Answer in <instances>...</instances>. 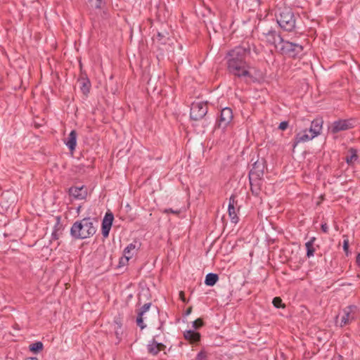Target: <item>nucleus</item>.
Wrapping results in <instances>:
<instances>
[{
	"label": "nucleus",
	"instance_id": "obj_7",
	"mask_svg": "<svg viewBox=\"0 0 360 360\" xmlns=\"http://www.w3.org/2000/svg\"><path fill=\"white\" fill-rule=\"evenodd\" d=\"M208 111L207 103L204 102H193L191 106L190 117L198 121L202 119Z\"/></svg>",
	"mask_w": 360,
	"mask_h": 360
},
{
	"label": "nucleus",
	"instance_id": "obj_21",
	"mask_svg": "<svg viewBox=\"0 0 360 360\" xmlns=\"http://www.w3.org/2000/svg\"><path fill=\"white\" fill-rule=\"evenodd\" d=\"M358 160L357 150L351 148L348 150V154L345 158V160L348 165L354 163Z\"/></svg>",
	"mask_w": 360,
	"mask_h": 360
},
{
	"label": "nucleus",
	"instance_id": "obj_6",
	"mask_svg": "<svg viewBox=\"0 0 360 360\" xmlns=\"http://www.w3.org/2000/svg\"><path fill=\"white\" fill-rule=\"evenodd\" d=\"M356 316V307L351 305L344 308L336 316V323L340 327L349 324Z\"/></svg>",
	"mask_w": 360,
	"mask_h": 360
},
{
	"label": "nucleus",
	"instance_id": "obj_34",
	"mask_svg": "<svg viewBox=\"0 0 360 360\" xmlns=\"http://www.w3.org/2000/svg\"><path fill=\"white\" fill-rule=\"evenodd\" d=\"M321 229L323 232L326 233L328 232V227L326 224H323L321 225Z\"/></svg>",
	"mask_w": 360,
	"mask_h": 360
},
{
	"label": "nucleus",
	"instance_id": "obj_27",
	"mask_svg": "<svg viewBox=\"0 0 360 360\" xmlns=\"http://www.w3.org/2000/svg\"><path fill=\"white\" fill-rule=\"evenodd\" d=\"M273 304L277 308L281 307H282V300L280 297H276L274 298Z\"/></svg>",
	"mask_w": 360,
	"mask_h": 360
},
{
	"label": "nucleus",
	"instance_id": "obj_41",
	"mask_svg": "<svg viewBox=\"0 0 360 360\" xmlns=\"http://www.w3.org/2000/svg\"><path fill=\"white\" fill-rule=\"evenodd\" d=\"M249 182H250V186H251L252 191L253 193H255V191L253 190V188H252V186L254 185L253 184H252V181H250Z\"/></svg>",
	"mask_w": 360,
	"mask_h": 360
},
{
	"label": "nucleus",
	"instance_id": "obj_29",
	"mask_svg": "<svg viewBox=\"0 0 360 360\" xmlns=\"http://www.w3.org/2000/svg\"><path fill=\"white\" fill-rule=\"evenodd\" d=\"M196 360H207L206 353L204 351L199 352L197 355Z\"/></svg>",
	"mask_w": 360,
	"mask_h": 360
},
{
	"label": "nucleus",
	"instance_id": "obj_30",
	"mask_svg": "<svg viewBox=\"0 0 360 360\" xmlns=\"http://www.w3.org/2000/svg\"><path fill=\"white\" fill-rule=\"evenodd\" d=\"M150 307V304H145L142 307L141 310V311L139 312V314H140V316H143L144 313H146V311H148Z\"/></svg>",
	"mask_w": 360,
	"mask_h": 360
},
{
	"label": "nucleus",
	"instance_id": "obj_33",
	"mask_svg": "<svg viewBox=\"0 0 360 360\" xmlns=\"http://www.w3.org/2000/svg\"><path fill=\"white\" fill-rule=\"evenodd\" d=\"M349 248V241L348 239H345L343 241V250L347 254Z\"/></svg>",
	"mask_w": 360,
	"mask_h": 360
},
{
	"label": "nucleus",
	"instance_id": "obj_17",
	"mask_svg": "<svg viewBox=\"0 0 360 360\" xmlns=\"http://www.w3.org/2000/svg\"><path fill=\"white\" fill-rule=\"evenodd\" d=\"M323 119L321 117H318L314 119L311 123V126L309 127V132L311 133L314 137H316L319 136L322 131L323 127Z\"/></svg>",
	"mask_w": 360,
	"mask_h": 360
},
{
	"label": "nucleus",
	"instance_id": "obj_35",
	"mask_svg": "<svg viewBox=\"0 0 360 360\" xmlns=\"http://www.w3.org/2000/svg\"><path fill=\"white\" fill-rule=\"evenodd\" d=\"M179 297L181 298V300L183 301V302H186V300H185V296H184V292L183 291H181L179 292Z\"/></svg>",
	"mask_w": 360,
	"mask_h": 360
},
{
	"label": "nucleus",
	"instance_id": "obj_40",
	"mask_svg": "<svg viewBox=\"0 0 360 360\" xmlns=\"http://www.w3.org/2000/svg\"><path fill=\"white\" fill-rule=\"evenodd\" d=\"M25 360H38V359L35 357H30L26 359Z\"/></svg>",
	"mask_w": 360,
	"mask_h": 360
},
{
	"label": "nucleus",
	"instance_id": "obj_11",
	"mask_svg": "<svg viewBox=\"0 0 360 360\" xmlns=\"http://www.w3.org/2000/svg\"><path fill=\"white\" fill-rule=\"evenodd\" d=\"M354 127L352 120H338L335 121L330 128L333 134H337L341 131H345Z\"/></svg>",
	"mask_w": 360,
	"mask_h": 360
},
{
	"label": "nucleus",
	"instance_id": "obj_25",
	"mask_svg": "<svg viewBox=\"0 0 360 360\" xmlns=\"http://www.w3.org/2000/svg\"><path fill=\"white\" fill-rule=\"evenodd\" d=\"M30 349L34 353H37L43 349V344L41 342H37L30 345Z\"/></svg>",
	"mask_w": 360,
	"mask_h": 360
},
{
	"label": "nucleus",
	"instance_id": "obj_14",
	"mask_svg": "<svg viewBox=\"0 0 360 360\" xmlns=\"http://www.w3.org/2000/svg\"><path fill=\"white\" fill-rule=\"evenodd\" d=\"M137 248L135 244L130 243L128 245L123 251V257L120 260V265H126L129 260L136 254Z\"/></svg>",
	"mask_w": 360,
	"mask_h": 360
},
{
	"label": "nucleus",
	"instance_id": "obj_22",
	"mask_svg": "<svg viewBox=\"0 0 360 360\" xmlns=\"http://www.w3.org/2000/svg\"><path fill=\"white\" fill-rule=\"evenodd\" d=\"M184 338L191 343H194L200 340V335L199 333L189 330L184 333Z\"/></svg>",
	"mask_w": 360,
	"mask_h": 360
},
{
	"label": "nucleus",
	"instance_id": "obj_28",
	"mask_svg": "<svg viewBox=\"0 0 360 360\" xmlns=\"http://www.w3.org/2000/svg\"><path fill=\"white\" fill-rule=\"evenodd\" d=\"M60 234V231L59 229H56L52 232V239L51 240H58L59 238Z\"/></svg>",
	"mask_w": 360,
	"mask_h": 360
},
{
	"label": "nucleus",
	"instance_id": "obj_20",
	"mask_svg": "<svg viewBox=\"0 0 360 360\" xmlns=\"http://www.w3.org/2000/svg\"><path fill=\"white\" fill-rule=\"evenodd\" d=\"M165 348V345L161 343H158L155 340H153L151 343L148 345V352L153 355L157 354L160 351Z\"/></svg>",
	"mask_w": 360,
	"mask_h": 360
},
{
	"label": "nucleus",
	"instance_id": "obj_12",
	"mask_svg": "<svg viewBox=\"0 0 360 360\" xmlns=\"http://www.w3.org/2000/svg\"><path fill=\"white\" fill-rule=\"evenodd\" d=\"M315 138L311 133L309 132L307 129L300 130L297 132L292 142L293 150L300 143H305L312 140Z\"/></svg>",
	"mask_w": 360,
	"mask_h": 360
},
{
	"label": "nucleus",
	"instance_id": "obj_8",
	"mask_svg": "<svg viewBox=\"0 0 360 360\" xmlns=\"http://www.w3.org/2000/svg\"><path fill=\"white\" fill-rule=\"evenodd\" d=\"M233 117V111L230 108H224L220 112V115L217 121L219 128L225 129L231 123Z\"/></svg>",
	"mask_w": 360,
	"mask_h": 360
},
{
	"label": "nucleus",
	"instance_id": "obj_36",
	"mask_svg": "<svg viewBox=\"0 0 360 360\" xmlns=\"http://www.w3.org/2000/svg\"><path fill=\"white\" fill-rule=\"evenodd\" d=\"M163 34H162L161 33L158 32V34H157V39L158 40H161L162 38H163Z\"/></svg>",
	"mask_w": 360,
	"mask_h": 360
},
{
	"label": "nucleus",
	"instance_id": "obj_32",
	"mask_svg": "<svg viewBox=\"0 0 360 360\" xmlns=\"http://www.w3.org/2000/svg\"><path fill=\"white\" fill-rule=\"evenodd\" d=\"M136 322H137V324L138 326L141 328H144L146 327V326H144L143 324V316H140V314H139V316L137 317V319H136Z\"/></svg>",
	"mask_w": 360,
	"mask_h": 360
},
{
	"label": "nucleus",
	"instance_id": "obj_9",
	"mask_svg": "<svg viewBox=\"0 0 360 360\" xmlns=\"http://www.w3.org/2000/svg\"><path fill=\"white\" fill-rule=\"evenodd\" d=\"M264 169V162L256 161L249 172V180H262Z\"/></svg>",
	"mask_w": 360,
	"mask_h": 360
},
{
	"label": "nucleus",
	"instance_id": "obj_13",
	"mask_svg": "<svg viewBox=\"0 0 360 360\" xmlns=\"http://www.w3.org/2000/svg\"><path fill=\"white\" fill-rule=\"evenodd\" d=\"M70 195L75 199L83 200L88 195V189L84 185L77 184L70 188Z\"/></svg>",
	"mask_w": 360,
	"mask_h": 360
},
{
	"label": "nucleus",
	"instance_id": "obj_10",
	"mask_svg": "<svg viewBox=\"0 0 360 360\" xmlns=\"http://www.w3.org/2000/svg\"><path fill=\"white\" fill-rule=\"evenodd\" d=\"M262 36V40L265 41L269 44L273 45L275 48L277 49H278L277 42L278 41V45L280 46L283 39L281 36L276 32V30L272 29L269 30L266 33H263Z\"/></svg>",
	"mask_w": 360,
	"mask_h": 360
},
{
	"label": "nucleus",
	"instance_id": "obj_15",
	"mask_svg": "<svg viewBox=\"0 0 360 360\" xmlns=\"http://www.w3.org/2000/svg\"><path fill=\"white\" fill-rule=\"evenodd\" d=\"M80 68H82V64L80 63ZM78 82L80 84V89L84 95H87L90 91L91 82L87 77L86 72L81 70L80 75L78 79Z\"/></svg>",
	"mask_w": 360,
	"mask_h": 360
},
{
	"label": "nucleus",
	"instance_id": "obj_24",
	"mask_svg": "<svg viewBox=\"0 0 360 360\" xmlns=\"http://www.w3.org/2000/svg\"><path fill=\"white\" fill-rule=\"evenodd\" d=\"M315 240V238H312L310 240L306 243L305 246L307 248V255L308 257H310L314 255V248L313 247L314 242Z\"/></svg>",
	"mask_w": 360,
	"mask_h": 360
},
{
	"label": "nucleus",
	"instance_id": "obj_1",
	"mask_svg": "<svg viewBox=\"0 0 360 360\" xmlns=\"http://www.w3.org/2000/svg\"><path fill=\"white\" fill-rule=\"evenodd\" d=\"M96 230L94 223L88 218L76 221L72 225L70 232L74 238L84 239L92 236L96 233Z\"/></svg>",
	"mask_w": 360,
	"mask_h": 360
},
{
	"label": "nucleus",
	"instance_id": "obj_26",
	"mask_svg": "<svg viewBox=\"0 0 360 360\" xmlns=\"http://www.w3.org/2000/svg\"><path fill=\"white\" fill-rule=\"evenodd\" d=\"M203 325L202 320L201 319H198L193 322V327L195 329H198L200 328Z\"/></svg>",
	"mask_w": 360,
	"mask_h": 360
},
{
	"label": "nucleus",
	"instance_id": "obj_16",
	"mask_svg": "<svg viewBox=\"0 0 360 360\" xmlns=\"http://www.w3.org/2000/svg\"><path fill=\"white\" fill-rule=\"evenodd\" d=\"M113 219V214L111 212H106L102 222V234L104 237L108 236Z\"/></svg>",
	"mask_w": 360,
	"mask_h": 360
},
{
	"label": "nucleus",
	"instance_id": "obj_3",
	"mask_svg": "<svg viewBox=\"0 0 360 360\" xmlns=\"http://www.w3.org/2000/svg\"><path fill=\"white\" fill-rule=\"evenodd\" d=\"M227 70L229 72L238 78L245 77L252 79L250 65L248 60L239 61L226 60Z\"/></svg>",
	"mask_w": 360,
	"mask_h": 360
},
{
	"label": "nucleus",
	"instance_id": "obj_31",
	"mask_svg": "<svg viewBox=\"0 0 360 360\" xmlns=\"http://www.w3.org/2000/svg\"><path fill=\"white\" fill-rule=\"evenodd\" d=\"M288 125H289L288 122H287V121L281 122L278 126V129L282 131H284L288 127Z\"/></svg>",
	"mask_w": 360,
	"mask_h": 360
},
{
	"label": "nucleus",
	"instance_id": "obj_39",
	"mask_svg": "<svg viewBox=\"0 0 360 360\" xmlns=\"http://www.w3.org/2000/svg\"><path fill=\"white\" fill-rule=\"evenodd\" d=\"M191 310H192L191 307L188 308V309L186 310V315L190 314H191Z\"/></svg>",
	"mask_w": 360,
	"mask_h": 360
},
{
	"label": "nucleus",
	"instance_id": "obj_4",
	"mask_svg": "<svg viewBox=\"0 0 360 360\" xmlns=\"http://www.w3.org/2000/svg\"><path fill=\"white\" fill-rule=\"evenodd\" d=\"M251 54V46L248 43H243L230 50L226 55V60H248Z\"/></svg>",
	"mask_w": 360,
	"mask_h": 360
},
{
	"label": "nucleus",
	"instance_id": "obj_5",
	"mask_svg": "<svg viewBox=\"0 0 360 360\" xmlns=\"http://www.w3.org/2000/svg\"><path fill=\"white\" fill-rule=\"evenodd\" d=\"M303 49L302 45L284 39H283V41L278 47V51L282 55H285L294 58H299L302 55Z\"/></svg>",
	"mask_w": 360,
	"mask_h": 360
},
{
	"label": "nucleus",
	"instance_id": "obj_2",
	"mask_svg": "<svg viewBox=\"0 0 360 360\" xmlns=\"http://www.w3.org/2000/svg\"><path fill=\"white\" fill-rule=\"evenodd\" d=\"M276 18L278 24L283 30L292 32L295 29L296 18L291 8L288 7L279 8Z\"/></svg>",
	"mask_w": 360,
	"mask_h": 360
},
{
	"label": "nucleus",
	"instance_id": "obj_19",
	"mask_svg": "<svg viewBox=\"0 0 360 360\" xmlns=\"http://www.w3.org/2000/svg\"><path fill=\"white\" fill-rule=\"evenodd\" d=\"M236 201L235 200V197L232 195L229 199V215L231 218V220L233 223L236 224L238 221V217L237 216L236 212Z\"/></svg>",
	"mask_w": 360,
	"mask_h": 360
},
{
	"label": "nucleus",
	"instance_id": "obj_23",
	"mask_svg": "<svg viewBox=\"0 0 360 360\" xmlns=\"http://www.w3.org/2000/svg\"><path fill=\"white\" fill-rule=\"evenodd\" d=\"M219 277L215 274L210 273L205 277V283L208 286H213L218 281Z\"/></svg>",
	"mask_w": 360,
	"mask_h": 360
},
{
	"label": "nucleus",
	"instance_id": "obj_18",
	"mask_svg": "<svg viewBox=\"0 0 360 360\" xmlns=\"http://www.w3.org/2000/svg\"><path fill=\"white\" fill-rule=\"evenodd\" d=\"M77 131L75 130H72L67 139H65L64 141L65 144L67 146L72 153L75 151L77 146Z\"/></svg>",
	"mask_w": 360,
	"mask_h": 360
},
{
	"label": "nucleus",
	"instance_id": "obj_37",
	"mask_svg": "<svg viewBox=\"0 0 360 360\" xmlns=\"http://www.w3.org/2000/svg\"><path fill=\"white\" fill-rule=\"evenodd\" d=\"M165 212H167H167H172V213H175V214L178 213V212H177V211H174V210H171V209H170V210H165Z\"/></svg>",
	"mask_w": 360,
	"mask_h": 360
},
{
	"label": "nucleus",
	"instance_id": "obj_38",
	"mask_svg": "<svg viewBox=\"0 0 360 360\" xmlns=\"http://www.w3.org/2000/svg\"><path fill=\"white\" fill-rule=\"evenodd\" d=\"M356 262H357V264H360V253L358 254V255L356 257Z\"/></svg>",
	"mask_w": 360,
	"mask_h": 360
}]
</instances>
